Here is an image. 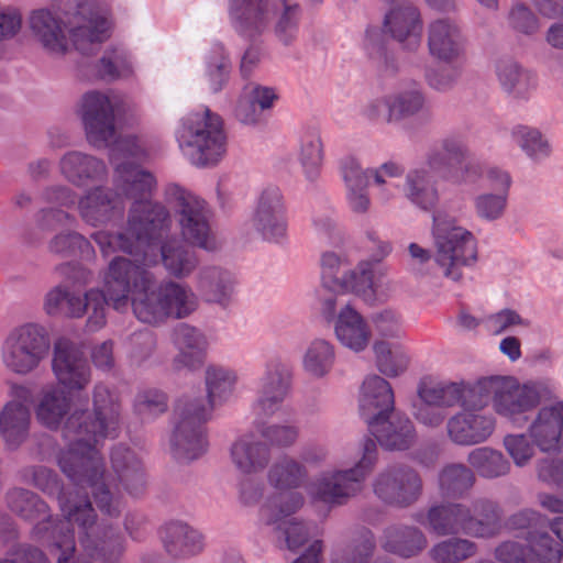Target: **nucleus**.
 Listing matches in <instances>:
<instances>
[{
	"mask_svg": "<svg viewBox=\"0 0 563 563\" xmlns=\"http://www.w3.org/2000/svg\"><path fill=\"white\" fill-rule=\"evenodd\" d=\"M231 62L222 44H214L206 60V79L212 93L220 92L229 81Z\"/></svg>",
	"mask_w": 563,
	"mask_h": 563,
	"instance_id": "nucleus-53",
	"label": "nucleus"
},
{
	"mask_svg": "<svg viewBox=\"0 0 563 563\" xmlns=\"http://www.w3.org/2000/svg\"><path fill=\"white\" fill-rule=\"evenodd\" d=\"M494 376L475 382H459V407L462 411H482L492 401Z\"/></svg>",
	"mask_w": 563,
	"mask_h": 563,
	"instance_id": "nucleus-48",
	"label": "nucleus"
},
{
	"mask_svg": "<svg viewBox=\"0 0 563 563\" xmlns=\"http://www.w3.org/2000/svg\"><path fill=\"white\" fill-rule=\"evenodd\" d=\"M475 481L471 467L461 463L448 464L438 475L439 492L446 498H462L471 490Z\"/></svg>",
	"mask_w": 563,
	"mask_h": 563,
	"instance_id": "nucleus-44",
	"label": "nucleus"
},
{
	"mask_svg": "<svg viewBox=\"0 0 563 563\" xmlns=\"http://www.w3.org/2000/svg\"><path fill=\"white\" fill-rule=\"evenodd\" d=\"M21 478L32 484L44 494L55 496L65 520H59L53 528V539L60 540L63 534L73 529L76 523L80 530V544L92 559L104 563H115L124 552V540L112 527L96 526V511L86 495L79 498L78 494L67 495L55 472L45 466H29L21 471Z\"/></svg>",
	"mask_w": 563,
	"mask_h": 563,
	"instance_id": "nucleus-3",
	"label": "nucleus"
},
{
	"mask_svg": "<svg viewBox=\"0 0 563 563\" xmlns=\"http://www.w3.org/2000/svg\"><path fill=\"white\" fill-rule=\"evenodd\" d=\"M228 14L234 31L250 40L262 35L272 20L268 0H230Z\"/></svg>",
	"mask_w": 563,
	"mask_h": 563,
	"instance_id": "nucleus-23",
	"label": "nucleus"
},
{
	"mask_svg": "<svg viewBox=\"0 0 563 563\" xmlns=\"http://www.w3.org/2000/svg\"><path fill=\"white\" fill-rule=\"evenodd\" d=\"M496 192H484L475 198L474 206L478 218L485 221L500 219L507 207L508 191L511 185L510 178H495Z\"/></svg>",
	"mask_w": 563,
	"mask_h": 563,
	"instance_id": "nucleus-47",
	"label": "nucleus"
},
{
	"mask_svg": "<svg viewBox=\"0 0 563 563\" xmlns=\"http://www.w3.org/2000/svg\"><path fill=\"white\" fill-rule=\"evenodd\" d=\"M52 253L60 256H73L79 254L81 257L89 258L93 254L90 242L77 232L59 233L48 243Z\"/></svg>",
	"mask_w": 563,
	"mask_h": 563,
	"instance_id": "nucleus-60",
	"label": "nucleus"
},
{
	"mask_svg": "<svg viewBox=\"0 0 563 563\" xmlns=\"http://www.w3.org/2000/svg\"><path fill=\"white\" fill-rule=\"evenodd\" d=\"M368 430L387 450H407L416 440L413 423L407 416L399 412L393 411L383 419L368 420Z\"/></svg>",
	"mask_w": 563,
	"mask_h": 563,
	"instance_id": "nucleus-28",
	"label": "nucleus"
},
{
	"mask_svg": "<svg viewBox=\"0 0 563 563\" xmlns=\"http://www.w3.org/2000/svg\"><path fill=\"white\" fill-rule=\"evenodd\" d=\"M251 228L264 241L280 243L287 234V208L280 189L264 188L255 202L250 218Z\"/></svg>",
	"mask_w": 563,
	"mask_h": 563,
	"instance_id": "nucleus-16",
	"label": "nucleus"
},
{
	"mask_svg": "<svg viewBox=\"0 0 563 563\" xmlns=\"http://www.w3.org/2000/svg\"><path fill=\"white\" fill-rule=\"evenodd\" d=\"M176 141L184 156L197 167L217 165L227 152L223 120L207 107L183 118Z\"/></svg>",
	"mask_w": 563,
	"mask_h": 563,
	"instance_id": "nucleus-5",
	"label": "nucleus"
},
{
	"mask_svg": "<svg viewBox=\"0 0 563 563\" xmlns=\"http://www.w3.org/2000/svg\"><path fill=\"white\" fill-rule=\"evenodd\" d=\"M161 257L167 273L176 278L188 277L199 264L195 251L178 239H169L161 245Z\"/></svg>",
	"mask_w": 563,
	"mask_h": 563,
	"instance_id": "nucleus-42",
	"label": "nucleus"
},
{
	"mask_svg": "<svg viewBox=\"0 0 563 563\" xmlns=\"http://www.w3.org/2000/svg\"><path fill=\"white\" fill-rule=\"evenodd\" d=\"M59 166L63 176H103L107 172L101 159L77 151L66 153Z\"/></svg>",
	"mask_w": 563,
	"mask_h": 563,
	"instance_id": "nucleus-54",
	"label": "nucleus"
},
{
	"mask_svg": "<svg viewBox=\"0 0 563 563\" xmlns=\"http://www.w3.org/2000/svg\"><path fill=\"white\" fill-rule=\"evenodd\" d=\"M69 391L49 386L45 388L35 408L37 421L49 430L60 428L66 449L60 450L57 463L60 471L77 486L89 489L98 509L108 517H118L121 500L109 486L103 459L97 449L99 442L118 435L121 422L119 396L98 383L92 389V412L75 409L70 412Z\"/></svg>",
	"mask_w": 563,
	"mask_h": 563,
	"instance_id": "nucleus-2",
	"label": "nucleus"
},
{
	"mask_svg": "<svg viewBox=\"0 0 563 563\" xmlns=\"http://www.w3.org/2000/svg\"><path fill=\"white\" fill-rule=\"evenodd\" d=\"M499 82L508 93L522 95L528 87L530 75L512 59H500L496 66Z\"/></svg>",
	"mask_w": 563,
	"mask_h": 563,
	"instance_id": "nucleus-61",
	"label": "nucleus"
},
{
	"mask_svg": "<svg viewBox=\"0 0 563 563\" xmlns=\"http://www.w3.org/2000/svg\"><path fill=\"white\" fill-rule=\"evenodd\" d=\"M165 550L175 558L198 554L203 549V539L199 531L183 521H170L162 530Z\"/></svg>",
	"mask_w": 563,
	"mask_h": 563,
	"instance_id": "nucleus-40",
	"label": "nucleus"
},
{
	"mask_svg": "<svg viewBox=\"0 0 563 563\" xmlns=\"http://www.w3.org/2000/svg\"><path fill=\"white\" fill-rule=\"evenodd\" d=\"M334 333L344 347L356 353L368 346L372 336L369 325L363 316L350 305L340 309L334 322Z\"/></svg>",
	"mask_w": 563,
	"mask_h": 563,
	"instance_id": "nucleus-37",
	"label": "nucleus"
},
{
	"mask_svg": "<svg viewBox=\"0 0 563 563\" xmlns=\"http://www.w3.org/2000/svg\"><path fill=\"white\" fill-rule=\"evenodd\" d=\"M48 351L49 339L45 328L37 323H25L7 334L1 346V360L8 371L27 375L38 367Z\"/></svg>",
	"mask_w": 563,
	"mask_h": 563,
	"instance_id": "nucleus-10",
	"label": "nucleus"
},
{
	"mask_svg": "<svg viewBox=\"0 0 563 563\" xmlns=\"http://www.w3.org/2000/svg\"><path fill=\"white\" fill-rule=\"evenodd\" d=\"M553 388L547 379H528L520 383L515 376H494L492 407L496 415L522 428L529 413L543 401L553 398Z\"/></svg>",
	"mask_w": 563,
	"mask_h": 563,
	"instance_id": "nucleus-8",
	"label": "nucleus"
},
{
	"mask_svg": "<svg viewBox=\"0 0 563 563\" xmlns=\"http://www.w3.org/2000/svg\"><path fill=\"white\" fill-rule=\"evenodd\" d=\"M292 372L279 358H272L265 364V369L257 382L256 399L253 411L257 418H271L280 410L284 401L290 395Z\"/></svg>",
	"mask_w": 563,
	"mask_h": 563,
	"instance_id": "nucleus-15",
	"label": "nucleus"
},
{
	"mask_svg": "<svg viewBox=\"0 0 563 563\" xmlns=\"http://www.w3.org/2000/svg\"><path fill=\"white\" fill-rule=\"evenodd\" d=\"M126 195L135 198L130 208L124 232L98 231L91 234L103 256L115 251L139 256L130 260L115 256L106 273V288L118 311L131 303L134 316L143 323L157 325L168 319H185L199 307L196 292L187 284L166 280L153 288L155 276L148 271L156 263L150 257L156 247L154 242L166 233L170 225L168 210L159 202L145 197L155 178H122Z\"/></svg>",
	"mask_w": 563,
	"mask_h": 563,
	"instance_id": "nucleus-1",
	"label": "nucleus"
},
{
	"mask_svg": "<svg viewBox=\"0 0 563 563\" xmlns=\"http://www.w3.org/2000/svg\"><path fill=\"white\" fill-rule=\"evenodd\" d=\"M395 398L390 384L378 375L365 378L361 388L360 413L368 424L371 419H383L394 411Z\"/></svg>",
	"mask_w": 563,
	"mask_h": 563,
	"instance_id": "nucleus-32",
	"label": "nucleus"
},
{
	"mask_svg": "<svg viewBox=\"0 0 563 563\" xmlns=\"http://www.w3.org/2000/svg\"><path fill=\"white\" fill-rule=\"evenodd\" d=\"M406 197L421 209L428 210L438 201V189L433 178H407Z\"/></svg>",
	"mask_w": 563,
	"mask_h": 563,
	"instance_id": "nucleus-63",
	"label": "nucleus"
},
{
	"mask_svg": "<svg viewBox=\"0 0 563 563\" xmlns=\"http://www.w3.org/2000/svg\"><path fill=\"white\" fill-rule=\"evenodd\" d=\"M467 463L481 477L494 479L509 474L511 464L499 450L481 446L467 455Z\"/></svg>",
	"mask_w": 563,
	"mask_h": 563,
	"instance_id": "nucleus-45",
	"label": "nucleus"
},
{
	"mask_svg": "<svg viewBox=\"0 0 563 563\" xmlns=\"http://www.w3.org/2000/svg\"><path fill=\"white\" fill-rule=\"evenodd\" d=\"M384 29L405 49L413 52L421 44L422 21L419 10L413 5L390 9L385 14Z\"/></svg>",
	"mask_w": 563,
	"mask_h": 563,
	"instance_id": "nucleus-29",
	"label": "nucleus"
},
{
	"mask_svg": "<svg viewBox=\"0 0 563 563\" xmlns=\"http://www.w3.org/2000/svg\"><path fill=\"white\" fill-rule=\"evenodd\" d=\"M375 550L374 533L363 527L357 530L349 544L334 554L332 563H368Z\"/></svg>",
	"mask_w": 563,
	"mask_h": 563,
	"instance_id": "nucleus-51",
	"label": "nucleus"
},
{
	"mask_svg": "<svg viewBox=\"0 0 563 563\" xmlns=\"http://www.w3.org/2000/svg\"><path fill=\"white\" fill-rule=\"evenodd\" d=\"M230 457L234 467L243 475L263 472L272 460L268 443L249 433L238 438L230 448Z\"/></svg>",
	"mask_w": 563,
	"mask_h": 563,
	"instance_id": "nucleus-30",
	"label": "nucleus"
},
{
	"mask_svg": "<svg viewBox=\"0 0 563 563\" xmlns=\"http://www.w3.org/2000/svg\"><path fill=\"white\" fill-rule=\"evenodd\" d=\"M145 157L144 150L135 137H126L115 143L111 148L110 159L119 176H153L142 167Z\"/></svg>",
	"mask_w": 563,
	"mask_h": 563,
	"instance_id": "nucleus-43",
	"label": "nucleus"
},
{
	"mask_svg": "<svg viewBox=\"0 0 563 563\" xmlns=\"http://www.w3.org/2000/svg\"><path fill=\"white\" fill-rule=\"evenodd\" d=\"M427 527L439 536H467V505L455 501L438 503L427 511Z\"/></svg>",
	"mask_w": 563,
	"mask_h": 563,
	"instance_id": "nucleus-34",
	"label": "nucleus"
},
{
	"mask_svg": "<svg viewBox=\"0 0 563 563\" xmlns=\"http://www.w3.org/2000/svg\"><path fill=\"white\" fill-rule=\"evenodd\" d=\"M374 495L386 506L405 509L421 498L423 481L420 473L407 464H391L376 474L372 482Z\"/></svg>",
	"mask_w": 563,
	"mask_h": 563,
	"instance_id": "nucleus-11",
	"label": "nucleus"
},
{
	"mask_svg": "<svg viewBox=\"0 0 563 563\" xmlns=\"http://www.w3.org/2000/svg\"><path fill=\"white\" fill-rule=\"evenodd\" d=\"M238 382L236 373L219 365H209L206 368L205 383L207 390V400L205 406L208 408V416L214 407L220 406L231 399Z\"/></svg>",
	"mask_w": 563,
	"mask_h": 563,
	"instance_id": "nucleus-41",
	"label": "nucleus"
},
{
	"mask_svg": "<svg viewBox=\"0 0 563 563\" xmlns=\"http://www.w3.org/2000/svg\"><path fill=\"white\" fill-rule=\"evenodd\" d=\"M111 468L118 485L131 496H140L146 489V474L141 459L126 445H114L110 452Z\"/></svg>",
	"mask_w": 563,
	"mask_h": 563,
	"instance_id": "nucleus-26",
	"label": "nucleus"
},
{
	"mask_svg": "<svg viewBox=\"0 0 563 563\" xmlns=\"http://www.w3.org/2000/svg\"><path fill=\"white\" fill-rule=\"evenodd\" d=\"M506 526L525 540L528 547H534L539 558L547 563H560L563 545L549 533V520L532 509H522L511 515Z\"/></svg>",
	"mask_w": 563,
	"mask_h": 563,
	"instance_id": "nucleus-14",
	"label": "nucleus"
},
{
	"mask_svg": "<svg viewBox=\"0 0 563 563\" xmlns=\"http://www.w3.org/2000/svg\"><path fill=\"white\" fill-rule=\"evenodd\" d=\"M106 283V278L103 279ZM106 287V284L103 285ZM87 311L88 319L85 329L87 332L93 333L101 330L107 323L106 310L109 301L113 303L108 295L107 288L104 290L91 288L87 290Z\"/></svg>",
	"mask_w": 563,
	"mask_h": 563,
	"instance_id": "nucleus-62",
	"label": "nucleus"
},
{
	"mask_svg": "<svg viewBox=\"0 0 563 563\" xmlns=\"http://www.w3.org/2000/svg\"><path fill=\"white\" fill-rule=\"evenodd\" d=\"M383 37V32L378 26L368 25L365 30V49L382 71L394 74L396 71L395 58L388 53Z\"/></svg>",
	"mask_w": 563,
	"mask_h": 563,
	"instance_id": "nucleus-57",
	"label": "nucleus"
},
{
	"mask_svg": "<svg viewBox=\"0 0 563 563\" xmlns=\"http://www.w3.org/2000/svg\"><path fill=\"white\" fill-rule=\"evenodd\" d=\"M175 426L170 438L174 457L190 462L206 453L208 440L205 423L210 418L202 397L185 396L174 409Z\"/></svg>",
	"mask_w": 563,
	"mask_h": 563,
	"instance_id": "nucleus-9",
	"label": "nucleus"
},
{
	"mask_svg": "<svg viewBox=\"0 0 563 563\" xmlns=\"http://www.w3.org/2000/svg\"><path fill=\"white\" fill-rule=\"evenodd\" d=\"M428 170L423 173L453 174L461 170L465 176H482L484 165L471 154L464 142L448 136L429 150L426 156Z\"/></svg>",
	"mask_w": 563,
	"mask_h": 563,
	"instance_id": "nucleus-18",
	"label": "nucleus"
},
{
	"mask_svg": "<svg viewBox=\"0 0 563 563\" xmlns=\"http://www.w3.org/2000/svg\"><path fill=\"white\" fill-rule=\"evenodd\" d=\"M419 400L428 401L440 407L453 408L459 406V382L428 384L421 382L417 389Z\"/></svg>",
	"mask_w": 563,
	"mask_h": 563,
	"instance_id": "nucleus-55",
	"label": "nucleus"
},
{
	"mask_svg": "<svg viewBox=\"0 0 563 563\" xmlns=\"http://www.w3.org/2000/svg\"><path fill=\"white\" fill-rule=\"evenodd\" d=\"M52 368L58 384L69 393L84 390L91 382V367L84 350L69 339L55 342Z\"/></svg>",
	"mask_w": 563,
	"mask_h": 563,
	"instance_id": "nucleus-17",
	"label": "nucleus"
},
{
	"mask_svg": "<svg viewBox=\"0 0 563 563\" xmlns=\"http://www.w3.org/2000/svg\"><path fill=\"white\" fill-rule=\"evenodd\" d=\"M476 553L475 542L456 536L437 542L429 550V556L434 563H461Z\"/></svg>",
	"mask_w": 563,
	"mask_h": 563,
	"instance_id": "nucleus-49",
	"label": "nucleus"
},
{
	"mask_svg": "<svg viewBox=\"0 0 563 563\" xmlns=\"http://www.w3.org/2000/svg\"><path fill=\"white\" fill-rule=\"evenodd\" d=\"M236 285L235 275L231 271L217 265L201 267L196 276V288L202 300L222 308L231 305Z\"/></svg>",
	"mask_w": 563,
	"mask_h": 563,
	"instance_id": "nucleus-24",
	"label": "nucleus"
},
{
	"mask_svg": "<svg viewBox=\"0 0 563 563\" xmlns=\"http://www.w3.org/2000/svg\"><path fill=\"white\" fill-rule=\"evenodd\" d=\"M172 342L177 351L172 360L173 372L195 373L205 366L209 341L202 330L180 322L173 329Z\"/></svg>",
	"mask_w": 563,
	"mask_h": 563,
	"instance_id": "nucleus-20",
	"label": "nucleus"
},
{
	"mask_svg": "<svg viewBox=\"0 0 563 563\" xmlns=\"http://www.w3.org/2000/svg\"><path fill=\"white\" fill-rule=\"evenodd\" d=\"M31 412L25 404L9 401L0 411V435L5 445L18 449L29 437Z\"/></svg>",
	"mask_w": 563,
	"mask_h": 563,
	"instance_id": "nucleus-39",
	"label": "nucleus"
},
{
	"mask_svg": "<svg viewBox=\"0 0 563 563\" xmlns=\"http://www.w3.org/2000/svg\"><path fill=\"white\" fill-rule=\"evenodd\" d=\"M334 363L335 347L324 339L311 341L302 358L305 372L313 378L327 376L332 371Z\"/></svg>",
	"mask_w": 563,
	"mask_h": 563,
	"instance_id": "nucleus-46",
	"label": "nucleus"
},
{
	"mask_svg": "<svg viewBox=\"0 0 563 563\" xmlns=\"http://www.w3.org/2000/svg\"><path fill=\"white\" fill-rule=\"evenodd\" d=\"M266 478L269 486L277 490L266 499L271 500L282 494L297 492L308 482L309 472L301 461L290 455H283L271 465Z\"/></svg>",
	"mask_w": 563,
	"mask_h": 563,
	"instance_id": "nucleus-36",
	"label": "nucleus"
},
{
	"mask_svg": "<svg viewBox=\"0 0 563 563\" xmlns=\"http://www.w3.org/2000/svg\"><path fill=\"white\" fill-rule=\"evenodd\" d=\"M8 508L25 521L34 522L33 533L38 539L52 540L53 528L51 525L52 516L47 504L35 493L20 487L9 489L4 496Z\"/></svg>",
	"mask_w": 563,
	"mask_h": 563,
	"instance_id": "nucleus-21",
	"label": "nucleus"
},
{
	"mask_svg": "<svg viewBox=\"0 0 563 563\" xmlns=\"http://www.w3.org/2000/svg\"><path fill=\"white\" fill-rule=\"evenodd\" d=\"M30 29L34 37L51 54L64 55L68 51L65 30H69L70 41L76 51L82 55H92L109 37V22L99 14H67L55 5L52 9L33 10Z\"/></svg>",
	"mask_w": 563,
	"mask_h": 563,
	"instance_id": "nucleus-4",
	"label": "nucleus"
},
{
	"mask_svg": "<svg viewBox=\"0 0 563 563\" xmlns=\"http://www.w3.org/2000/svg\"><path fill=\"white\" fill-rule=\"evenodd\" d=\"M434 263L444 278L454 283L463 279V269L478 261V242L470 230L456 220L433 216Z\"/></svg>",
	"mask_w": 563,
	"mask_h": 563,
	"instance_id": "nucleus-6",
	"label": "nucleus"
},
{
	"mask_svg": "<svg viewBox=\"0 0 563 563\" xmlns=\"http://www.w3.org/2000/svg\"><path fill=\"white\" fill-rule=\"evenodd\" d=\"M428 545L423 531L410 525H391L384 529L380 547L384 551L404 559L419 555Z\"/></svg>",
	"mask_w": 563,
	"mask_h": 563,
	"instance_id": "nucleus-33",
	"label": "nucleus"
},
{
	"mask_svg": "<svg viewBox=\"0 0 563 563\" xmlns=\"http://www.w3.org/2000/svg\"><path fill=\"white\" fill-rule=\"evenodd\" d=\"M378 371L388 377L402 374L409 364V356L398 344L378 341L373 346Z\"/></svg>",
	"mask_w": 563,
	"mask_h": 563,
	"instance_id": "nucleus-52",
	"label": "nucleus"
},
{
	"mask_svg": "<svg viewBox=\"0 0 563 563\" xmlns=\"http://www.w3.org/2000/svg\"><path fill=\"white\" fill-rule=\"evenodd\" d=\"M496 419L483 411H460L449 418L446 432L449 439L462 446L486 442L495 432Z\"/></svg>",
	"mask_w": 563,
	"mask_h": 563,
	"instance_id": "nucleus-22",
	"label": "nucleus"
},
{
	"mask_svg": "<svg viewBox=\"0 0 563 563\" xmlns=\"http://www.w3.org/2000/svg\"><path fill=\"white\" fill-rule=\"evenodd\" d=\"M283 11L275 24V35L285 45H291L299 33L301 20V8L298 3H289L288 0H280Z\"/></svg>",
	"mask_w": 563,
	"mask_h": 563,
	"instance_id": "nucleus-59",
	"label": "nucleus"
},
{
	"mask_svg": "<svg viewBox=\"0 0 563 563\" xmlns=\"http://www.w3.org/2000/svg\"><path fill=\"white\" fill-rule=\"evenodd\" d=\"M79 211L87 223L98 225L121 221L125 203L121 195L98 187L79 200Z\"/></svg>",
	"mask_w": 563,
	"mask_h": 563,
	"instance_id": "nucleus-27",
	"label": "nucleus"
},
{
	"mask_svg": "<svg viewBox=\"0 0 563 563\" xmlns=\"http://www.w3.org/2000/svg\"><path fill=\"white\" fill-rule=\"evenodd\" d=\"M373 263L362 261L353 269L344 272L336 292H352L369 300L374 297Z\"/></svg>",
	"mask_w": 563,
	"mask_h": 563,
	"instance_id": "nucleus-50",
	"label": "nucleus"
},
{
	"mask_svg": "<svg viewBox=\"0 0 563 563\" xmlns=\"http://www.w3.org/2000/svg\"><path fill=\"white\" fill-rule=\"evenodd\" d=\"M528 434L540 451H559L563 437V401L541 407L528 428Z\"/></svg>",
	"mask_w": 563,
	"mask_h": 563,
	"instance_id": "nucleus-25",
	"label": "nucleus"
},
{
	"mask_svg": "<svg viewBox=\"0 0 563 563\" xmlns=\"http://www.w3.org/2000/svg\"><path fill=\"white\" fill-rule=\"evenodd\" d=\"M464 37L459 26L448 20L439 19L428 27V47L431 56L445 63H455L464 53Z\"/></svg>",
	"mask_w": 563,
	"mask_h": 563,
	"instance_id": "nucleus-31",
	"label": "nucleus"
},
{
	"mask_svg": "<svg viewBox=\"0 0 563 563\" xmlns=\"http://www.w3.org/2000/svg\"><path fill=\"white\" fill-rule=\"evenodd\" d=\"M80 115L90 144L102 147L114 139V108L107 95L96 90L86 92L81 98Z\"/></svg>",
	"mask_w": 563,
	"mask_h": 563,
	"instance_id": "nucleus-19",
	"label": "nucleus"
},
{
	"mask_svg": "<svg viewBox=\"0 0 563 563\" xmlns=\"http://www.w3.org/2000/svg\"><path fill=\"white\" fill-rule=\"evenodd\" d=\"M377 463L376 441L366 438L361 459L349 468H333L320 473L310 486V496L329 507L343 506L364 488L366 478Z\"/></svg>",
	"mask_w": 563,
	"mask_h": 563,
	"instance_id": "nucleus-7",
	"label": "nucleus"
},
{
	"mask_svg": "<svg viewBox=\"0 0 563 563\" xmlns=\"http://www.w3.org/2000/svg\"><path fill=\"white\" fill-rule=\"evenodd\" d=\"M534 547H528L516 540L500 543L495 550V556L500 563H547L539 558Z\"/></svg>",
	"mask_w": 563,
	"mask_h": 563,
	"instance_id": "nucleus-64",
	"label": "nucleus"
},
{
	"mask_svg": "<svg viewBox=\"0 0 563 563\" xmlns=\"http://www.w3.org/2000/svg\"><path fill=\"white\" fill-rule=\"evenodd\" d=\"M503 511L499 505L486 497L474 499L467 505V536L489 539L501 530Z\"/></svg>",
	"mask_w": 563,
	"mask_h": 563,
	"instance_id": "nucleus-38",
	"label": "nucleus"
},
{
	"mask_svg": "<svg viewBox=\"0 0 563 563\" xmlns=\"http://www.w3.org/2000/svg\"><path fill=\"white\" fill-rule=\"evenodd\" d=\"M299 159L306 174L320 172L323 162V143L317 130H307L302 133Z\"/></svg>",
	"mask_w": 563,
	"mask_h": 563,
	"instance_id": "nucleus-56",
	"label": "nucleus"
},
{
	"mask_svg": "<svg viewBox=\"0 0 563 563\" xmlns=\"http://www.w3.org/2000/svg\"><path fill=\"white\" fill-rule=\"evenodd\" d=\"M305 497L300 492L282 494L266 500L260 508V517L267 526H275L279 537L284 538L287 549L296 551L310 536L311 526L288 517L302 508Z\"/></svg>",
	"mask_w": 563,
	"mask_h": 563,
	"instance_id": "nucleus-12",
	"label": "nucleus"
},
{
	"mask_svg": "<svg viewBox=\"0 0 563 563\" xmlns=\"http://www.w3.org/2000/svg\"><path fill=\"white\" fill-rule=\"evenodd\" d=\"M423 104L424 97L420 90H404L371 102L367 115L371 119H377L384 110L387 122L399 121L417 114Z\"/></svg>",
	"mask_w": 563,
	"mask_h": 563,
	"instance_id": "nucleus-35",
	"label": "nucleus"
},
{
	"mask_svg": "<svg viewBox=\"0 0 563 563\" xmlns=\"http://www.w3.org/2000/svg\"><path fill=\"white\" fill-rule=\"evenodd\" d=\"M167 395L156 388L141 390L135 396L134 411L143 421H151L166 412Z\"/></svg>",
	"mask_w": 563,
	"mask_h": 563,
	"instance_id": "nucleus-58",
	"label": "nucleus"
},
{
	"mask_svg": "<svg viewBox=\"0 0 563 563\" xmlns=\"http://www.w3.org/2000/svg\"><path fill=\"white\" fill-rule=\"evenodd\" d=\"M176 212L185 241L207 252H214L219 249L218 240L210 224L212 211L203 199L177 188Z\"/></svg>",
	"mask_w": 563,
	"mask_h": 563,
	"instance_id": "nucleus-13",
	"label": "nucleus"
}]
</instances>
